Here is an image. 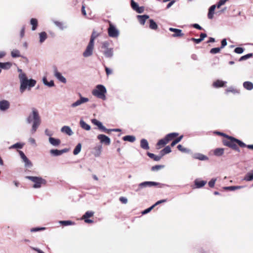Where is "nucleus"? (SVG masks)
<instances>
[{
    "label": "nucleus",
    "mask_w": 253,
    "mask_h": 253,
    "mask_svg": "<svg viewBox=\"0 0 253 253\" xmlns=\"http://www.w3.org/2000/svg\"><path fill=\"white\" fill-rule=\"evenodd\" d=\"M55 76L56 78L58 79L60 82L63 83H66V79L62 76L61 74L58 72L57 70H55Z\"/></svg>",
    "instance_id": "412c9836"
},
{
    "label": "nucleus",
    "mask_w": 253,
    "mask_h": 253,
    "mask_svg": "<svg viewBox=\"0 0 253 253\" xmlns=\"http://www.w3.org/2000/svg\"><path fill=\"white\" fill-rule=\"evenodd\" d=\"M26 178L35 183V184L33 186V187L35 188H40L42 184L45 183V180L42 179V177L27 176L26 177Z\"/></svg>",
    "instance_id": "0eeeda50"
},
{
    "label": "nucleus",
    "mask_w": 253,
    "mask_h": 253,
    "mask_svg": "<svg viewBox=\"0 0 253 253\" xmlns=\"http://www.w3.org/2000/svg\"><path fill=\"white\" fill-rule=\"evenodd\" d=\"M97 138L100 141V142L107 145L110 144V139L104 134H99Z\"/></svg>",
    "instance_id": "ddd939ff"
},
{
    "label": "nucleus",
    "mask_w": 253,
    "mask_h": 253,
    "mask_svg": "<svg viewBox=\"0 0 253 253\" xmlns=\"http://www.w3.org/2000/svg\"><path fill=\"white\" fill-rule=\"evenodd\" d=\"M49 141L53 146H58L60 143L61 141L59 139H56L53 137H50L49 138Z\"/></svg>",
    "instance_id": "b1692460"
},
{
    "label": "nucleus",
    "mask_w": 253,
    "mask_h": 253,
    "mask_svg": "<svg viewBox=\"0 0 253 253\" xmlns=\"http://www.w3.org/2000/svg\"><path fill=\"white\" fill-rule=\"evenodd\" d=\"M241 187V186H229V187H226L225 188V189L231 190H234L236 189H240Z\"/></svg>",
    "instance_id": "13d9d810"
},
{
    "label": "nucleus",
    "mask_w": 253,
    "mask_h": 253,
    "mask_svg": "<svg viewBox=\"0 0 253 253\" xmlns=\"http://www.w3.org/2000/svg\"><path fill=\"white\" fill-rule=\"evenodd\" d=\"M99 36V34L93 30L90 37L89 42L94 43L95 39Z\"/></svg>",
    "instance_id": "72a5a7b5"
},
{
    "label": "nucleus",
    "mask_w": 253,
    "mask_h": 253,
    "mask_svg": "<svg viewBox=\"0 0 253 253\" xmlns=\"http://www.w3.org/2000/svg\"><path fill=\"white\" fill-rule=\"evenodd\" d=\"M108 35L111 37H117L118 36V32L112 24H110L108 30Z\"/></svg>",
    "instance_id": "9d476101"
},
{
    "label": "nucleus",
    "mask_w": 253,
    "mask_h": 253,
    "mask_svg": "<svg viewBox=\"0 0 253 253\" xmlns=\"http://www.w3.org/2000/svg\"><path fill=\"white\" fill-rule=\"evenodd\" d=\"M11 63L10 62H0V68L4 69H8L11 67Z\"/></svg>",
    "instance_id": "7c9ffc66"
},
{
    "label": "nucleus",
    "mask_w": 253,
    "mask_h": 253,
    "mask_svg": "<svg viewBox=\"0 0 253 253\" xmlns=\"http://www.w3.org/2000/svg\"><path fill=\"white\" fill-rule=\"evenodd\" d=\"M23 144L20 143H16L9 147V149H21L23 147Z\"/></svg>",
    "instance_id": "a19ab883"
},
{
    "label": "nucleus",
    "mask_w": 253,
    "mask_h": 253,
    "mask_svg": "<svg viewBox=\"0 0 253 253\" xmlns=\"http://www.w3.org/2000/svg\"><path fill=\"white\" fill-rule=\"evenodd\" d=\"M228 0H220L215 5L217 8H219L221 6L224 5L226 2L228 1Z\"/></svg>",
    "instance_id": "8fccbe9b"
},
{
    "label": "nucleus",
    "mask_w": 253,
    "mask_h": 253,
    "mask_svg": "<svg viewBox=\"0 0 253 253\" xmlns=\"http://www.w3.org/2000/svg\"><path fill=\"white\" fill-rule=\"evenodd\" d=\"M106 92V88L102 84L97 85L92 91V94L93 96L103 100L106 99L105 94Z\"/></svg>",
    "instance_id": "20e7f679"
},
{
    "label": "nucleus",
    "mask_w": 253,
    "mask_h": 253,
    "mask_svg": "<svg viewBox=\"0 0 253 253\" xmlns=\"http://www.w3.org/2000/svg\"><path fill=\"white\" fill-rule=\"evenodd\" d=\"M93 214H94V212H93L92 211H87L83 216L82 219L88 218L93 216Z\"/></svg>",
    "instance_id": "79ce46f5"
},
{
    "label": "nucleus",
    "mask_w": 253,
    "mask_h": 253,
    "mask_svg": "<svg viewBox=\"0 0 253 253\" xmlns=\"http://www.w3.org/2000/svg\"><path fill=\"white\" fill-rule=\"evenodd\" d=\"M183 136L181 135L178 137H175L173 139V141L170 144L171 147H173L175 145H176L177 143H178L179 142H180L181 139H182Z\"/></svg>",
    "instance_id": "473e14b6"
},
{
    "label": "nucleus",
    "mask_w": 253,
    "mask_h": 253,
    "mask_svg": "<svg viewBox=\"0 0 253 253\" xmlns=\"http://www.w3.org/2000/svg\"><path fill=\"white\" fill-rule=\"evenodd\" d=\"M169 30L174 33L172 35V37H182L184 34L182 33V30L173 28H169Z\"/></svg>",
    "instance_id": "4468645a"
},
{
    "label": "nucleus",
    "mask_w": 253,
    "mask_h": 253,
    "mask_svg": "<svg viewBox=\"0 0 253 253\" xmlns=\"http://www.w3.org/2000/svg\"><path fill=\"white\" fill-rule=\"evenodd\" d=\"M226 138V139L222 140L223 144L238 152H240V149L237 146V145L242 148L246 146V144L243 142L232 136L228 135Z\"/></svg>",
    "instance_id": "f257e3e1"
},
{
    "label": "nucleus",
    "mask_w": 253,
    "mask_h": 253,
    "mask_svg": "<svg viewBox=\"0 0 253 253\" xmlns=\"http://www.w3.org/2000/svg\"><path fill=\"white\" fill-rule=\"evenodd\" d=\"M80 123L81 126L83 128H84L86 130H90V126L88 125H87L85 122H84L83 120H81Z\"/></svg>",
    "instance_id": "f704fd0d"
},
{
    "label": "nucleus",
    "mask_w": 253,
    "mask_h": 253,
    "mask_svg": "<svg viewBox=\"0 0 253 253\" xmlns=\"http://www.w3.org/2000/svg\"><path fill=\"white\" fill-rule=\"evenodd\" d=\"M80 99L79 100H78L73 104H72L71 106L72 107H75L79 105H80L81 104L86 103L89 101V99L88 98L84 97L81 96V94H80Z\"/></svg>",
    "instance_id": "f8f14e48"
},
{
    "label": "nucleus",
    "mask_w": 253,
    "mask_h": 253,
    "mask_svg": "<svg viewBox=\"0 0 253 253\" xmlns=\"http://www.w3.org/2000/svg\"><path fill=\"white\" fill-rule=\"evenodd\" d=\"M244 51V49L241 47H236L234 49V52H236V53H238V54L242 53Z\"/></svg>",
    "instance_id": "603ef678"
},
{
    "label": "nucleus",
    "mask_w": 253,
    "mask_h": 253,
    "mask_svg": "<svg viewBox=\"0 0 253 253\" xmlns=\"http://www.w3.org/2000/svg\"><path fill=\"white\" fill-rule=\"evenodd\" d=\"M24 162L26 167L30 168L32 166V162L28 158L24 160Z\"/></svg>",
    "instance_id": "3c124183"
},
{
    "label": "nucleus",
    "mask_w": 253,
    "mask_h": 253,
    "mask_svg": "<svg viewBox=\"0 0 253 253\" xmlns=\"http://www.w3.org/2000/svg\"><path fill=\"white\" fill-rule=\"evenodd\" d=\"M131 6L132 9L135 10L138 13H141L144 12V7H139L138 4L136 2H135L133 0H131Z\"/></svg>",
    "instance_id": "9b49d317"
},
{
    "label": "nucleus",
    "mask_w": 253,
    "mask_h": 253,
    "mask_svg": "<svg viewBox=\"0 0 253 253\" xmlns=\"http://www.w3.org/2000/svg\"><path fill=\"white\" fill-rule=\"evenodd\" d=\"M68 151V150L66 149H64L61 150H58L57 149H51L50 151V153L51 154L53 155V156H59L62 155L63 153L67 152Z\"/></svg>",
    "instance_id": "dca6fc26"
},
{
    "label": "nucleus",
    "mask_w": 253,
    "mask_h": 253,
    "mask_svg": "<svg viewBox=\"0 0 253 253\" xmlns=\"http://www.w3.org/2000/svg\"><path fill=\"white\" fill-rule=\"evenodd\" d=\"M154 207H150L147 209L142 211L141 212L142 214H145L148 213V212H149L153 209Z\"/></svg>",
    "instance_id": "6e6d98bb"
},
{
    "label": "nucleus",
    "mask_w": 253,
    "mask_h": 253,
    "mask_svg": "<svg viewBox=\"0 0 253 253\" xmlns=\"http://www.w3.org/2000/svg\"><path fill=\"white\" fill-rule=\"evenodd\" d=\"M164 167V165H156L151 168L152 171H157Z\"/></svg>",
    "instance_id": "de8ad7c7"
},
{
    "label": "nucleus",
    "mask_w": 253,
    "mask_h": 253,
    "mask_svg": "<svg viewBox=\"0 0 253 253\" xmlns=\"http://www.w3.org/2000/svg\"><path fill=\"white\" fill-rule=\"evenodd\" d=\"M43 82L44 84H45L46 85H47L49 87L53 86L54 85V82L53 81H50L49 82H48L47 81L46 78H45V77H44L43 78Z\"/></svg>",
    "instance_id": "ea45409f"
},
{
    "label": "nucleus",
    "mask_w": 253,
    "mask_h": 253,
    "mask_svg": "<svg viewBox=\"0 0 253 253\" xmlns=\"http://www.w3.org/2000/svg\"><path fill=\"white\" fill-rule=\"evenodd\" d=\"M243 180L246 181L253 180V170L248 172L245 176Z\"/></svg>",
    "instance_id": "5701e85b"
},
{
    "label": "nucleus",
    "mask_w": 253,
    "mask_h": 253,
    "mask_svg": "<svg viewBox=\"0 0 253 253\" xmlns=\"http://www.w3.org/2000/svg\"><path fill=\"white\" fill-rule=\"evenodd\" d=\"M253 53H249V54H247L245 55H244L243 56H242L239 60V61H243V60H246L249 58H251L252 57H253Z\"/></svg>",
    "instance_id": "49530a36"
},
{
    "label": "nucleus",
    "mask_w": 253,
    "mask_h": 253,
    "mask_svg": "<svg viewBox=\"0 0 253 253\" xmlns=\"http://www.w3.org/2000/svg\"><path fill=\"white\" fill-rule=\"evenodd\" d=\"M40 42H43L47 38V34L45 32H42L40 33Z\"/></svg>",
    "instance_id": "e433bc0d"
},
{
    "label": "nucleus",
    "mask_w": 253,
    "mask_h": 253,
    "mask_svg": "<svg viewBox=\"0 0 253 253\" xmlns=\"http://www.w3.org/2000/svg\"><path fill=\"white\" fill-rule=\"evenodd\" d=\"M214 133L218 135L224 136L225 138L228 136V135L226 134L225 133L219 131H215Z\"/></svg>",
    "instance_id": "69168bd1"
},
{
    "label": "nucleus",
    "mask_w": 253,
    "mask_h": 253,
    "mask_svg": "<svg viewBox=\"0 0 253 253\" xmlns=\"http://www.w3.org/2000/svg\"><path fill=\"white\" fill-rule=\"evenodd\" d=\"M54 24L61 29H63V24L62 22L59 21H54Z\"/></svg>",
    "instance_id": "338daca9"
},
{
    "label": "nucleus",
    "mask_w": 253,
    "mask_h": 253,
    "mask_svg": "<svg viewBox=\"0 0 253 253\" xmlns=\"http://www.w3.org/2000/svg\"><path fill=\"white\" fill-rule=\"evenodd\" d=\"M91 122L95 125L97 126L98 128L102 131L109 133L112 131H118V129H108L103 126L101 122L97 120L94 119L91 120Z\"/></svg>",
    "instance_id": "6e6552de"
},
{
    "label": "nucleus",
    "mask_w": 253,
    "mask_h": 253,
    "mask_svg": "<svg viewBox=\"0 0 253 253\" xmlns=\"http://www.w3.org/2000/svg\"><path fill=\"white\" fill-rule=\"evenodd\" d=\"M140 147L144 150H149L150 148L148 142L145 139H142L140 140Z\"/></svg>",
    "instance_id": "a211bd4d"
},
{
    "label": "nucleus",
    "mask_w": 253,
    "mask_h": 253,
    "mask_svg": "<svg viewBox=\"0 0 253 253\" xmlns=\"http://www.w3.org/2000/svg\"><path fill=\"white\" fill-rule=\"evenodd\" d=\"M93 42H89L85 51L83 53V56L85 57H89L92 54L94 48Z\"/></svg>",
    "instance_id": "1a4fd4ad"
},
{
    "label": "nucleus",
    "mask_w": 253,
    "mask_h": 253,
    "mask_svg": "<svg viewBox=\"0 0 253 253\" xmlns=\"http://www.w3.org/2000/svg\"><path fill=\"white\" fill-rule=\"evenodd\" d=\"M178 135V133L173 132L169 133L166 136L158 141L156 144L157 149H160L164 147L165 145L168 144L169 142L172 140L174 138Z\"/></svg>",
    "instance_id": "39448f33"
},
{
    "label": "nucleus",
    "mask_w": 253,
    "mask_h": 253,
    "mask_svg": "<svg viewBox=\"0 0 253 253\" xmlns=\"http://www.w3.org/2000/svg\"><path fill=\"white\" fill-rule=\"evenodd\" d=\"M150 181H145V182H142L140 184V186H144V187H146V186L150 187Z\"/></svg>",
    "instance_id": "052dcab7"
},
{
    "label": "nucleus",
    "mask_w": 253,
    "mask_h": 253,
    "mask_svg": "<svg viewBox=\"0 0 253 253\" xmlns=\"http://www.w3.org/2000/svg\"><path fill=\"white\" fill-rule=\"evenodd\" d=\"M20 82V90L23 93L27 88L29 90L34 86L36 84V81L33 79L28 80L25 73H21L19 75Z\"/></svg>",
    "instance_id": "f03ea898"
},
{
    "label": "nucleus",
    "mask_w": 253,
    "mask_h": 253,
    "mask_svg": "<svg viewBox=\"0 0 253 253\" xmlns=\"http://www.w3.org/2000/svg\"><path fill=\"white\" fill-rule=\"evenodd\" d=\"M216 7V6L215 5H212V6H211L210 7V8L209 9V12L208 14V18H209L210 19H212L213 18V14L214 13V10H215Z\"/></svg>",
    "instance_id": "f3484780"
},
{
    "label": "nucleus",
    "mask_w": 253,
    "mask_h": 253,
    "mask_svg": "<svg viewBox=\"0 0 253 253\" xmlns=\"http://www.w3.org/2000/svg\"><path fill=\"white\" fill-rule=\"evenodd\" d=\"M147 154L150 158L152 159L155 161H159L162 157L161 155L160 156H157L150 152H147Z\"/></svg>",
    "instance_id": "a878e982"
},
{
    "label": "nucleus",
    "mask_w": 253,
    "mask_h": 253,
    "mask_svg": "<svg viewBox=\"0 0 253 253\" xmlns=\"http://www.w3.org/2000/svg\"><path fill=\"white\" fill-rule=\"evenodd\" d=\"M61 131L63 133H65L68 135H72L73 134L72 130L71 128L68 126H64L62 127L61 129Z\"/></svg>",
    "instance_id": "6ab92c4d"
},
{
    "label": "nucleus",
    "mask_w": 253,
    "mask_h": 253,
    "mask_svg": "<svg viewBox=\"0 0 253 253\" xmlns=\"http://www.w3.org/2000/svg\"><path fill=\"white\" fill-rule=\"evenodd\" d=\"M231 92L233 94H238L239 91L236 88L233 87H230L225 90V93L228 94L229 93Z\"/></svg>",
    "instance_id": "c756f323"
},
{
    "label": "nucleus",
    "mask_w": 253,
    "mask_h": 253,
    "mask_svg": "<svg viewBox=\"0 0 253 253\" xmlns=\"http://www.w3.org/2000/svg\"><path fill=\"white\" fill-rule=\"evenodd\" d=\"M135 140V137L132 135H127V141L133 142Z\"/></svg>",
    "instance_id": "5fc2aeb1"
},
{
    "label": "nucleus",
    "mask_w": 253,
    "mask_h": 253,
    "mask_svg": "<svg viewBox=\"0 0 253 253\" xmlns=\"http://www.w3.org/2000/svg\"><path fill=\"white\" fill-rule=\"evenodd\" d=\"M9 107L10 103L8 101L3 100L0 101V110L1 111H6L9 109Z\"/></svg>",
    "instance_id": "2eb2a0df"
},
{
    "label": "nucleus",
    "mask_w": 253,
    "mask_h": 253,
    "mask_svg": "<svg viewBox=\"0 0 253 253\" xmlns=\"http://www.w3.org/2000/svg\"><path fill=\"white\" fill-rule=\"evenodd\" d=\"M190 40L196 43H199L202 42V41L201 40V39L200 38L199 39H195V38H192L190 39Z\"/></svg>",
    "instance_id": "0e129e2a"
},
{
    "label": "nucleus",
    "mask_w": 253,
    "mask_h": 253,
    "mask_svg": "<svg viewBox=\"0 0 253 253\" xmlns=\"http://www.w3.org/2000/svg\"><path fill=\"white\" fill-rule=\"evenodd\" d=\"M82 145L79 143L75 147L73 151V154L75 155L78 154L81 150Z\"/></svg>",
    "instance_id": "58836bf2"
},
{
    "label": "nucleus",
    "mask_w": 253,
    "mask_h": 253,
    "mask_svg": "<svg viewBox=\"0 0 253 253\" xmlns=\"http://www.w3.org/2000/svg\"><path fill=\"white\" fill-rule=\"evenodd\" d=\"M11 56L13 58L19 57L21 56L20 51L17 49H13L11 52Z\"/></svg>",
    "instance_id": "4c0bfd02"
},
{
    "label": "nucleus",
    "mask_w": 253,
    "mask_h": 253,
    "mask_svg": "<svg viewBox=\"0 0 253 253\" xmlns=\"http://www.w3.org/2000/svg\"><path fill=\"white\" fill-rule=\"evenodd\" d=\"M216 179H212L209 182V185L210 187H213L214 186Z\"/></svg>",
    "instance_id": "4d7b16f0"
},
{
    "label": "nucleus",
    "mask_w": 253,
    "mask_h": 253,
    "mask_svg": "<svg viewBox=\"0 0 253 253\" xmlns=\"http://www.w3.org/2000/svg\"><path fill=\"white\" fill-rule=\"evenodd\" d=\"M59 223L64 225V226H68L73 224V223L70 220H62L60 221Z\"/></svg>",
    "instance_id": "a18cd8bd"
},
{
    "label": "nucleus",
    "mask_w": 253,
    "mask_h": 253,
    "mask_svg": "<svg viewBox=\"0 0 253 253\" xmlns=\"http://www.w3.org/2000/svg\"><path fill=\"white\" fill-rule=\"evenodd\" d=\"M195 158L200 160H206L208 159V157L207 156L200 154L195 155Z\"/></svg>",
    "instance_id": "37998d69"
},
{
    "label": "nucleus",
    "mask_w": 253,
    "mask_h": 253,
    "mask_svg": "<svg viewBox=\"0 0 253 253\" xmlns=\"http://www.w3.org/2000/svg\"><path fill=\"white\" fill-rule=\"evenodd\" d=\"M244 87L248 90H252L253 88V84L250 82H245L243 84Z\"/></svg>",
    "instance_id": "2f4dec72"
},
{
    "label": "nucleus",
    "mask_w": 253,
    "mask_h": 253,
    "mask_svg": "<svg viewBox=\"0 0 253 253\" xmlns=\"http://www.w3.org/2000/svg\"><path fill=\"white\" fill-rule=\"evenodd\" d=\"M109 44L107 42H102L101 48L103 49V53L107 58H111L113 55V48L109 47Z\"/></svg>",
    "instance_id": "423d86ee"
},
{
    "label": "nucleus",
    "mask_w": 253,
    "mask_h": 253,
    "mask_svg": "<svg viewBox=\"0 0 253 253\" xmlns=\"http://www.w3.org/2000/svg\"><path fill=\"white\" fill-rule=\"evenodd\" d=\"M194 183L197 188H200L203 187L206 183L207 181L204 180H199L196 179L194 181Z\"/></svg>",
    "instance_id": "4be33fe9"
},
{
    "label": "nucleus",
    "mask_w": 253,
    "mask_h": 253,
    "mask_svg": "<svg viewBox=\"0 0 253 253\" xmlns=\"http://www.w3.org/2000/svg\"><path fill=\"white\" fill-rule=\"evenodd\" d=\"M105 70L106 71V75L108 76L109 75L112 74V71L111 69L107 67L105 65H104Z\"/></svg>",
    "instance_id": "864d4df0"
},
{
    "label": "nucleus",
    "mask_w": 253,
    "mask_h": 253,
    "mask_svg": "<svg viewBox=\"0 0 253 253\" xmlns=\"http://www.w3.org/2000/svg\"><path fill=\"white\" fill-rule=\"evenodd\" d=\"M221 49V48L220 47L212 48L211 49L210 52L211 54H216V53H219L220 52Z\"/></svg>",
    "instance_id": "09e8293b"
},
{
    "label": "nucleus",
    "mask_w": 253,
    "mask_h": 253,
    "mask_svg": "<svg viewBox=\"0 0 253 253\" xmlns=\"http://www.w3.org/2000/svg\"><path fill=\"white\" fill-rule=\"evenodd\" d=\"M177 149L182 152H186V149L184 148L181 145L179 144L177 147Z\"/></svg>",
    "instance_id": "bf43d9fd"
},
{
    "label": "nucleus",
    "mask_w": 253,
    "mask_h": 253,
    "mask_svg": "<svg viewBox=\"0 0 253 253\" xmlns=\"http://www.w3.org/2000/svg\"><path fill=\"white\" fill-rule=\"evenodd\" d=\"M137 19L141 25H144L146 20L149 18L147 15H137Z\"/></svg>",
    "instance_id": "aec40b11"
},
{
    "label": "nucleus",
    "mask_w": 253,
    "mask_h": 253,
    "mask_svg": "<svg viewBox=\"0 0 253 253\" xmlns=\"http://www.w3.org/2000/svg\"><path fill=\"white\" fill-rule=\"evenodd\" d=\"M101 148H102V147L101 145H99L94 148V150L96 151V153H94V155L95 157H98L99 156V155L101 153Z\"/></svg>",
    "instance_id": "c03bdc74"
},
{
    "label": "nucleus",
    "mask_w": 253,
    "mask_h": 253,
    "mask_svg": "<svg viewBox=\"0 0 253 253\" xmlns=\"http://www.w3.org/2000/svg\"><path fill=\"white\" fill-rule=\"evenodd\" d=\"M32 110V113L28 116L27 120L28 123L33 122L32 131V133H34L41 124V119L38 111L36 108H33Z\"/></svg>",
    "instance_id": "7ed1b4c3"
},
{
    "label": "nucleus",
    "mask_w": 253,
    "mask_h": 253,
    "mask_svg": "<svg viewBox=\"0 0 253 253\" xmlns=\"http://www.w3.org/2000/svg\"><path fill=\"white\" fill-rule=\"evenodd\" d=\"M171 152V149L169 146H167L160 151V155L162 157L165 155Z\"/></svg>",
    "instance_id": "bb28decb"
},
{
    "label": "nucleus",
    "mask_w": 253,
    "mask_h": 253,
    "mask_svg": "<svg viewBox=\"0 0 253 253\" xmlns=\"http://www.w3.org/2000/svg\"><path fill=\"white\" fill-rule=\"evenodd\" d=\"M224 149L223 148H216L213 151V154L216 156H221L224 153Z\"/></svg>",
    "instance_id": "cd10ccee"
},
{
    "label": "nucleus",
    "mask_w": 253,
    "mask_h": 253,
    "mask_svg": "<svg viewBox=\"0 0 253 253\" xmlns=\"http://www.w3.org/2000/svg\"><path fill=\"white\" fill-rule=\"evenodd\" d=\"M149 27L150 29L152 30H157L158 28V25L156 24V23L153 20L150 19L149 20Z\"/></svg>",
    "instance_id": "c9c22d12"
},
{
    "label": "nucleus",
    "mask_w": 253,
    "mask_h": 253,
    "mask_svg": "<svg viewBox=\"0 0 253 253\" xmlns=\"http://www.w3.org/2000/svg\"><path fill=\"white\" fill-rule=\"evenodd\" d=\"M30 23L32 25V30L33 31L35 30L38 27V20L35 18H32L30 20Z\"/></svg>",
    "instance_id": "c85d7f7f"
},
{
    "label": "nucleus",
    "mask_w": 253,
    "mask_h": 253,
    "mask_svg": "<svg viewBox=\"0 0 253 253\" xmlns=\"http://www.w3.org/2000/svg\"><path fill=\"white\" fill-rule=\"evenodd\" d=\"M19 154L20 155L21 159H22L23 161L27 159V157L25 156V155L22 151H19Z\"/></svg>",
    "instance_id": "680f3d73"
},
{
    "label": "nucleus",
    "mask_w": 253,
    "mask_h": 253,
    "mask_svg": "<svg viewBox=\"0 0 253 253\" xmlns=\"http://www.w3.org/2000/svg\"><path fill=\"white\" fill-rule=\"evenodd\" d=\"M227 45V42L225 39H223L221 41V45L220 47L221 49L223 48L225 46Z\"/></svg>",
    "instance_id": "e2e57ef3"
},
{
    "label": "nucleus",
    "mask_w": 253,
    "mask_h": 253,
    "mask_svg": "<svg viewBox=\"0 0 253 253\" xmlns=\"http://www.w3.org/2000/svg\"><path fill=\"white\" fill-rule=\"evenodd\" d=\"M226 82L222 81L217 80L213 84V86L215 87H220L224 86Z\"/></svg>",
    "instance_id": "393cba45"
},
{
    "label": "nucleus",
    "mask_w": 253,
    "mask_h": 253,
    "mask_svg": "<svg viewBox=\"0 0 253 253\" xmlns=\"http://www.w3.org/2000/svg\"><path fill=\"white\" fill-rule=\"evenodd\" d=\"M192 26L194 27V28L200 30H203V28L202 27H201L199 24H193Z\"/></svg>",
    "instance_id": "774afa93"
}]
</instances>
